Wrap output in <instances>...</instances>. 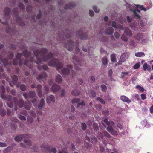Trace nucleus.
<instances>
[{"instance_id": "f257e3e1", "label": "nucleus", "mask_w": 153, "mask_h": 153, "mask_svg": "<svg viewBox=\"0 0 153 153\" xmlns=\"http://www.w3.org/2000/svg\"><path fill=\"white\" fill-rule=\"evenodd\" d=\"M48 52V50L44 48H42L40 50H35L33 53L36 57L37 62L35 61L34 62L38 64L39 63H41L42 62H46L48 61L50 58H52L53 56V55L52 53L50 52L45 56V54Z\"/></svg>"}, {"instance_id": "f03ea898", "label": "nucleus", "mask_w": 153, "mask_h": 153, "mask_svg": "<svg viewBox=\"0 0 153 153\" xmlns=\"http://www.w3.org/2000/svg\"><path fill=\"white\" fill-rule=\"evenodd\" d=\"M0 89L1 91V98L4 100L8 101L7 102V105L10 108H12L13 106V104L12 102V97L10 95H5V88L3 85H1Z\"/></svg>"}, {"instance_id": "7ed1b4c3", "label": "nucleus", "mask_w": 153, "mask_h": 153, "mask_svg": "<svg viewBox=\"0 0 153 153\" xmlns=\"http://www.w3.org/2000/svg\"><path fill=\"white\" fill-rule=\"evenodd\" d=\"M48 61V65L49 66L56 67V70L59 72V70L62 68L63 66L62 63L59 62V59H57L50 58Z\"/></svg>"}, {"instance_id": "20e7f679", "label": "nucleus", "mask_w": 153, "mask_h": 153, "mask_svg": "<svg viewBox=\"0 0 153 153\" xmlns=\"http://www.w3.org/2000/svg\"><path fill=\"white\" fill-rule=\"evenodd\" d=\"M73 34V33L71 31L68 30H65L63 32H62L61 34L59 33L58 36V38H60L61 40H64L65 39L71 37Z\"/></svg>"}, {"instance_id": "39448f33", "label": "nucleus", "mask_w": 153, "mask_h": 153, "mask_svg": "<svg viewBox=\"0 0 153 153\" xmlns=\"http://www.w3.org/2000/svg\"><path fill=\"white\" fill-rule=\"evenodd\" d=\"M103 122L108 126L107 128V130L112 135H117V132L114 130L112 127V126L114 125V122L112 121H108L107 118L103 120Z\"/></svg>"}, {"instance_id": "423d86ee", "label": "nucleus", "mask_w": 153, "mask_h": 153, "mask_svg": "<svg viewBox=\"0 0 153 153\" xmlns=\"http://www.w3.org/2000/svg\"><path fill=\"white\" fill-rule=\"evenodd\" d=\"M113 38L114 40L108 41V37L103 36L101 39L100 41L102 42H104L108 47L110 48H114L116 47L115 44L117 43L113 37Z\"/></svg>"}, {"instance_id": "0eeeda50", "label": "nucleus", "mask_w": 153, "mask_h": 153, "mask_svg": "<svg viewBox=\"0 0 153 153\" xmlns=\"http://www.w3.org/2000/svg\"><path fill=\"white\" fill-rule=\"evenodd\" d=\"M137 9L136 10H131V11H132L134 16L137 18V19H140V16L137 13V11L140 13V10L138 8H140L141 10H143L145 11H146V9L145 8H144L142 5H137L136 6Z\"/></svg>"}, {"instance_id": "6e6552de", "label": "nucleus", "mask_w": 153, "mask_h": 153, "mask_svg": "<svg viewBox=\"0 0 153 153\" xmlns=\"http://www.w3.org/2000/svg\"><path fill=\"white\" fill-rule=\"evenodd\" d=\"M73 62L74 64L75 69L76 70H78L79 69V66H81V63L82 62H83V61L80 60L78 58L75 56L73 57Z\"/></svg>"}, {"instance_id": "1a4fd4ad", "label": "nucleus", "mask_w": 153, "mask_h": 153, "mask_svg": "<svg viewBox=\"0 0 153 153\" xmlns=\"http://www.w3.org/2000/svg\"><path fill=\"white\" fill-rule=\"evenodd\" d=\"M1 62L3 63L4 67L7 69V71H9V67L10 66L11 64V62L10 61H8V59L7 58H5L2 59V56L0 55V64H1Z\"/></svg>"}, {"instance_id": "9d476101", "label": "nucleus", "mask_w": 153, "mask_h": 153, "mask_svg": "<svg viewBox=\"0 0 153 153\" xmlns=\"http://www.w3.org/2000/svg\"><path fill=\"white\" fill-rule=\"evenodd\" d=\"M42 150L43 151H45L47 152L51 153H56V148H53L51 150H50V146L48 144H45L41 146Z\"/></svg>"}, {"instance_id": "9b49d317", "label": "nucleus", "mask_w": 153, "mask_h": 153, "mask_svg": "<svg viewBox=\"0 0 153 153\" xmlns=\"http://www.w3.org/2000/svg\"><path fill=\"white\" fill-rule=\"evenodd\" d=\"M13 100L15 105L16 106L18 105L19 108H21L23 106L24 101L23 99H20L18 100L17 98L15 97H13Z\"/></svg>"}, {"instance_id": "f8f14e48", "label": "nucleus", "mask_w": 153, "mask_h": 153, "mask_svg": "<svg viewBox=\"0 0 153 153\" xmlns=\"http://www.w3.org/2000/svg\"><path fill=\"white\" fill-rule=\"evenodd\" d=\"M64 46L69 51H71L74 48V42L71 40H68L66 43H63Z\"/></svg>"}, {"instance_id": "ddd939ff", "label": "nucleus", "mask_w": 153, "mask_h": 153, "mask_svg": "<svg viewBox=\"0 0 153 153\" xmlns=\"http://www.w3.org/2000/svg\"><path fill=\"white\" fill-rule=\"evenodd\" d=\"M77 34L81 40H85L87 39V34L84 33L82 30L78 31Z\"/></svg>"}, {"instance_id": "4468645a", "label": "nucleus", "mask_w": 153, "mask_h": 153, "mask_svg": "<svg viewBox=\"0 0 153 153\" xmlns=\"http://www.w3.org/2000/svg\"><path fill=\"white\" fill-rule=\"evenodd\" d=\"M133 38L139 41L142 40L143 38V34L142 33H138L136 34H135L133 37Z\"/></svg>"}, {"instance_id": "2eb2a0df", "label": "nucleus", "mask_w": 153, "mask_h": 153, "mask_svg": "<svg viewBox=\"0 0 153 153\" xmlns=\"http://www.w3.org/2000/svg\"><path fill=\"white\" fill-rule=\"evenodd\" d=\"M112 26L114 28L117 29H120V30H123L124 27L123 25H117L116 22L113 21L112 23Z\"/></svg>"}, {"instance_id": "dca6fc26", "label": "nucleus", "mask_w": 153, "mask_h": 153, "mask_svg": "<svg viewBox=\"0 0 153 153\" xmlns=\"http://www.w3.org/2000/svg\"><path fill=\"white\" fill-rule=\"evenodd\" d=\"M42 86L40 84H39L36 87V90L38 93V95L40 97H41L42 96Z\"/></svg>"}, {"instance_id": "f3484780", "label": "nucleus", "mask_w": 153, "mask_h": 153, "mask_svg": "<svg viewBox=\"0 0 153 153\" xmlns=\"http://www.w3.org/2000/svg\"><path fill=\"white\" fill-rule=\"evenodd\" d=\"M70 72V71L67 68H64L61 71V74L64 77L66 76H68Z\"/></svg>"}, {"instance_id": "a211bd4d", "label": "nucleus", "mask_w": 153, "mask_h": 153, "mask_svg": "<svg viewBox=\"0 0 153 153\" xmlns=\"http://www.w3.org/2000/svg\"><path fill=\"white\" fill-rule=\"evenodd\" d=\"M60 87L56 84H53L52 87V90L53 92H56L60 89Z\"/></svg>"}, {"instance_id": "6ab92c4d", "label": "nucleus", "mask_w": 153, "mask_h": 153, "mask_svg": "<svg viewBox=\"0 0 153 153\" xmlns=\"http://www.w3.org/2000/svg\"><path fill=\"white\" fill-rule=\"evenodd\" d=\"M12 82L13 84H12L10 82V85L12 87L15 84L18 80V76L17 75H13L12 76Z\"/></svg>"}, {"instance_id": "aec40b11", "label": "nucleus", "mask_w": 153, "mask_h": 153, "mask_svg": "<svg viewBox=\"0 0 153 153\" xmlns=\"http://www.w3.org/2000/svg\"><path fill=\"white\" fill-rule=\"evenodd\" d=\"M120 100L123 102L128 103H129L131 102V100H130L127 97L122 95L120 97Z\"/></svg>"}, {"instance_id": "412c9836", "label": "nucleus", "mask_w": 153, "mask_h": 153, "mask_svg": "<svg viewBox=\"0 0 153 153\" xmlns=\"http://www.w3.org/2000/svg\"><path fill=\"white\" fill-rule=\"evenodd\" d=\"M47 75L46 72H43L41 74L38 76L37 77V79L40 82V80L42 79L46 78L47 77Z\"/></svg>"}, {"instance_id": "4be33fe9", "label": "nucleus", "mask_w": 153, "mask_h": 153, "mask_svg": "<svg viewBox=\"0 0 153 153\" xmlns=\"http://www.w3.org/2000/svg\"><path fill=\"white\" fill-rule=\"evenodd\" d=\"M55 98L53 95H51L49 96L47 99V102L48 103L51 102L53 103L55 102Z\"/></svg>"}, {"instance_id": "5701e85b", "label": "nucleus", "mask_w": 153, "mask_h": 153, "mask_svg": "<svg viewBox=\"0 0 153 153\" xmlns=\"http://www.w3.org/2000/svg\"><path fill=\"white\" fill-rule=\"evenodd\" d=\"M75 6V4L74 2L66 4L64 7V9H71Z\"/></svg>"}, {"instance_id": "b1692460", "label": "nucleus", "mask_w": 153, "mask_h": 153, "mask_svg": "<svg viewBox=\"0 0 153 153\" xmlns=\"http://www.w3.org/2000/svg\"><path fill=\"white\" fill-rule=\"evenodd\" d=\"M125 33L129 37L132 36V33L131 30L128 27L126 28L124 30Z\"/></svg>"}, {"instance_id": "393cba45", "label": "nucleus", "mask_w": 153, "mask_h": 153, "mask_svg": "<svg viewBox=\"0 0 153 153\" xmlns=\"http://www.w3.org/2000/svg\"><path fill=\"white\" fill-rule=\"evenodd\" d=\"M3 68L2 66H0V72H3ZM3 78H4V79H6L7 81H8L9 79L8 77H7L6 79L5 76V74L3 73L2 74L0 73V79H2Z\"/></svg>"}, {"instance_id": "a878e982", "label": "nucleus", "mask_w": 153, "mask_h": 153, "mask_svg": "<svg viewBox=\"0 0 153 153\" xmlns=\"http://www.w3.org/2000/svg\"><path fill=\"white\" fill-rule=\"evenodd\" d=\"M11 11V10L10 8H5L4 10L5 14L4 16L6 19H8L9 18V14Z\"/></svg>"}, {"instance_id": "bb28decb", "label": "nucleus", "mask_w": 153, "mask_h": 153, "mask_svg": "<svg viewBox=\"0 0 153 153\" xmlns=\"http://www.w3.org/2000/svg\"><path fill=\"white\" fill-rule=\"evenodd\" d=\"M114 31V30L113 28L109 27L107 28L105 30V33L107 35L112 34Z\"/></svg>"}, {"instance_id": "cd10ccee", "label": "nucleus", "mask_w": 153, "mask_h": 153, "mask_svg": "<svg viewBox=\"0 0 153 153\" xmlns=\"http://www.w3.org/2000/svg\"><path fill=\"white\" fill-rule=\"evenodd\" d=\"M22 54L26 58L29 57L31 55V52H28L27 49H25L23 51Z\"/></svg>"}, {"instance_id": "c85d7f7f", "label": "nucleus", "mask_w": 153, "mask_h": 153, "mask_svg": "<svg viewBox=\"0 0 153 153\" xmlns=\"http://www.w3.org/2000/svg\"><path fill=\"white\" fill-rule=\"evenodd\" d=\"M37 68L39 70H41L42 68L44 70H46L48 69V68L47 65L44 64L42 67L40 65H38L37 66Z\"/></svg>"}, {"instance_id": "c756f323", "label": "nucleus", "mask_w": 153, "mask_h": 153, "mask_svg": "<svg viewBox=\"0 0 153 153\" xmlns=\"http://www.w3.org/2000/svg\"><path fill=\"white\" fill-rule=\"evenodd\" d=\"M45 104V101L43 98H42L40 100V103L38 105V107L39 109L42 108Z\"/></svg>"}, {"instance_id": "7c9ffc66", "label": "nucleus", "mask_w": 153, "mask_h": 153, "mask_svg": "<svg viewBox=\"0 0 153 153\" xmlns=\"http://www.w3.org/2000/svg\"><path fill=\"white\" fill-rule=\"evenodd\" d=\"M128 56L127 53H123L121 55L120 59H122L123 61H125L128 58Z\"/></svg>"}, {"instance_id": "2f4dec72", "label": "nucleus", "mask_w": 153, "mask_h": 153, "mask_svg": "<svg viewBox=\"0 0 153 153\" xmlns=\"http://www.w3.org/2000/svg\"><path fill=\"white\" fill-rule=\"evenodd\" d=\"M22 134L20 135L16 136L15 138V140L16 141L19 142L23 139V136Z\"/></svg>"}, {"instance_id": "473e14b6", "label": "nucleus", "mask_w": 153, "mask_h": 153, "mask_svg": "<svg viewBox=\"0 0 153 153\" xmlns=\"http://www.w3.org/2000/svg\"><path fill=\"white\" fill-rule=\"evenodd\" d=\"M56 80L58 83H60L62 81V76L59 75H57L56 77Z\"/></svg>"}, {"instance_id": "72a5a7b5", "label": "nucleus", "mask_w": 153, "mask_h": 153, "mask_svg": "<svg viewBox=\"0 0 153 153\" xmlns=\"http://www.w3.org/2000/svg\"><path fill=\"white\" fill-rule=\"evenodd\" d=\"M36 94V93L35 91H30L29 92L28 95L29 97L33 98L35 97Z\"/></svg>"}, {"instance_id": "f704fd0d", "label": "nucleus", "mask_w": 153, "mask_h": 153, "mask_svg": "<svg viewBox=\"0 0 153 153\" xmlns=\"http://www.w3.org/2000/svg\"><path fill=\"white\" fill-rule=\"evenodd\" d=\"M80 92L79 91L75 90L72 91L71 94L74 96H77L80 94Z\"/></svg>"}, {"instance_id": "c9c22d12", "label": "nucleus", "mask_w": 153, "mask_h": 153, "mask_svg": "<svg viewBox=\"0 0 153 153\" xmlns=\"http://www.w3.org/2000/svg\"><path fill=\"white\" fill-rule=\"evenodd\" d=\"M135 56L137 57H141L145 56L144 53L143 52H138L135 53Z\"/></svg>"}, {"instance_id": "e433bc0d", "label": "nucleus", "mask_w": 153, "mask_h": 153, "mask_svg": "<svg viewBox=\"0 0 153 153\" xmlns=\"http://www.w3.org/2000/svg\"><path fill=\"white\" fill-rule=\"evenodd\" d=\"M80 101L79 98H75L71 100V102L72 103H79Z\"/></svg>"}, {"instance_id": "4c0bfd02", "label": "nucleus", "mask_w": 153, "mask_h": 153, "mask_svg": "<svg viewBox=\"0 0 153 153\" xmlns=\"http://www.w3.org/2000/svg\"><path fill=\"white\" fill-rule=\"evenodd\" d=\"M90 96L94 98L95 97L96 94L95 92L93 90H91L89 92Z\"/></svg>"}, {"instance_id": "58836bf2", "label": "nucleus", "mask_w": 153, "mask_h": 153, "mask_svg": "<svg viewBox=\"0 0 153 153\" xmlns=\"http://www.w3.org/2000/svg\"><path fill=\"white\" fill-rule=\"evenodd\" d=\"M104 134L101 132H98L97 134V137L100 140L103 139L104 137Z\"/></svg>"}, {"instance_id": "ea45409f", "label": "nucleus", "mask_w": 153, "mask_h": 153, "mask_svg": "<svg viewBox=\"0 0 153 153\" xmlns=\"http://www.w3.org/2000/svg\"><path fill=\"white\" fill-rule=\"evenodd\" d=\"M6 111L3 109H1L0 110V114L2 116H4L6 114Z\"/></svg>"}, {"instance_id": "a19ab883", "label": "nucleus", "mask_w": 153, "mask_h": 153, "mask_svg": "<svg viewBox=\"0 0 153 153\" xmlns=\"http://www.w3.org/2000/svg\"><path fill=\"white\" fill-rule=\"evenodd\" d=\"M93 127L94 131H97L99 129V127L98 124L94 123L93 124Z\"/></svg>"}, {"instance_id": "79ce46f5", "label": "nucleus", "mask_w": 153, "mask_h": 153, "mask_svg": "<svg viewBox=\"0 0 153 153\" xmlns=\"http://www.w3.org/2000/svg\"><path fill=\"white\" fill-rule=\"evenodd\" d=\"M24 142L28 146H30L31 145V141L29 140H25L24 141Z\"/></svg>"}, {"instance_id": "37998d69", "label": "nucleus", "mask_w": 153, "mask_h": 153, "mask_svg": "<svg viewBox=\"0 0 153 153\" xmlns=\"http://www.w3.org/2000/svg\"><path fill=\"white\" fill-rule=\"evenodd\" d=\"M135 88L137 89H138L140 91L142 92L144 91V89L143 87H141L139 85H137L136 86Z\"/></svg>"}, {"instance_id": "c03bdc74", "label": "nucleus", "mask_w": 153, "mask_h": 153, "mask_svg": "<svg viewBox=\"0 0 153 153\" xmlns=\"http://www.w3.org/2000/svg\"><path fill=\"white\" fill-rule=\"evenodd\" d=\"M97 100L101 102V103L103 104L104 105L105 104V101L104 100H103L100 97H98L97 98Z\"/></svg>"}, {"instance_id": "a18cd8bd", "label": "nucleus", "mask_w": 153, "mask_h": 153, "mask_svg": "<svg viewBox=\"0 0 153 153\" xmlns=\"http://www.w3.org/2000/svg\"><path fill=\"white\" fill-rule=\"evenodd\" d=\"M20 89L22 91H25L26 89V87L24 84H22L20 86Z\"/></svg>"}, {"instance_id": "49530a36", "label": "nucleus", "mask_w": 153, "mask_h": 153, "mask_svg": "<svg viewBox=\"0 0 153 153\" xmlns=\"http://www.w3.org/2000/svg\"><path fill=\"white\" fill-rule=\"evenodd\" d=\"M102 62L104 65H106L107 64V59L106 57H104L102 58Z\"/></svg>"}, {"instance_id": "de8ad7c7", "label": "nucleus", "mask_w": 153, "mask_h": 153, "mask_svg": "<svg viewBox=\"0 0 153 153\" xmlns=\"http://www.w3.org/2000/svg\"><path fill=\"white\" fill-rule=\"evenodd\" d=\"M101 87L102 91L103 92H106L107 89L106 86L105 85H102Z\"/></svg>"}, {"instance_id": "09e8293b", "label": "nucleus", "mask_w": 153, "mask_h": 153, "mask_svg": "<svg viewBox=\"0 0 153 153\" xmlns=\"http://www.w3.org/2000/svg\"><path fill=\"white\" fill-rule=\"evenodd\" d=\"M82 129L83 131L86 130L87 126L86 124L84 123H82L81 124Z\"/></svg>"}, {"instance_id": "8fccbe9b", "label": "nucleus", "mask_w": 153, "mask_h": 153, "mask_svg": "<svg viewBox=\"0 0 153 153\" xmlns=\"http://www.w3.org/2000/svg\"><path fill=\"white\" fill-rule=\"evenodd\" d=\"M111 60L112 62H115L116 61V58L114 55L112 54L110 56Z\"/></svg>"}, {"instance_id": "3c124183", "label": "nucleus", "mask_w": 153, "mask_h": 153, "mask_svg": "<svg viewBox=\"0 0 153 153\" xmlns=\"http://www.w3.org/2000/svg\"><path fill=\"white\" fill-rule=\"evenodd\" d=\"M121 39L122 40L126 42L128 41L127 37L124 34H123L121 36Z\"/></svg>"}, {"instance_id": "603ef678", "label": "nucleus", "mask_w": 153, "mask_h": 153, "mask_svg": "<svg viewBox=\"0 0 153 153\" xmlns=\"http://www.w3.org/2000/svg\"><path fill=\"white\" fill-rule=\"evenodd\" d=\"M18 11V8H14L12 10L13 13L15 15L17 16V13Z\"/></svg>"}, {"instance_id": "864d4df0", "label": "nucleus", "mask_w": 153, "mask_h": 153, "mask_svg": "<svg viewBox=\"0 0 153 153\" xmlns=\"http://www.w3.org/2000/svg\"><path fill=\"white\" fill-rule=\"evenodd\" d=\"M22 135H24L23 136V138H30L31 137V135L30 134H23Z\"/></svg>"}, {"instance_id": "5fc2aeb1", "label": "nucleus", "mask_w": 153, "mask_h": 153, "mask_svg": "<svg viewBox=\"0 0 153 153\" xmlns=\"http://www.w3.org/2000/svg\"><path fill=\"white\" fill-rule=\"evenodd\" d=\"M140 63L135 64L133 67V68L134 69H138L140 67Z\"/></svg>"}, {"instance_id": "6e6d98bb", "label": "nucleus", "mask_w": 153, "mask_h": 153, "mask_svg": "<svg viewBox=\"0 0 153 153\" xmlns=\"http://www.w3.org/2000/svg\"><path fill=\"white\" fill-rule=\"evenodd\" d=\"M25 108L27 110H29L31 108V106L29 105H23Z\"/></svg>"}, {"instance_id": "4d7b16f0", "label": "nucleus", "mask_w": 153, "mask_h": 153, "mask_svg": "<svg viewBox=\"0 0 153 153\" xmlns=\"http://www.w3.org/2000/svg\"><path fill=\"white\" fill-rule=\"evenodd\" d=\"M93 9L96 13H98L99 12V9H98L96 6H93Z\"/></svg>"}, {"instance_id": "13d9d810", "label": "nucleus", "mask_w": 153, "mask_h": 153, "mask_svg": "<svg viewBox=\"0 0 153 153\" xmlns=\"http://www.w3.org/2000/svg\"><path fill=\"white\" fill-rule=\"evenodd\" d=\"M18 59H14L13 60V64L14 65H16L18 64Z\"/></svg>"}, {"instance_id": "bf43d9fd", "label": "nucleus", "mask_w": 153, "mask_h": 153, "mask_svg": "<svg viewBox=\"0 0 153 153\" xmlns=\"http://www.w3.org/2000/svg\"><path fill=\"white\" fill-rule=\"evenodd\" d=\"M19 7L22 9H25V7L23 3L22 2H20L19 3Z\"/></svg>"}, {"instance_id": "052dcab7", "label": "nucleus", "mask_w": 153, "mask_h": 153, "mask_svg": "<svg viewBox=\"0 0 153 153\" xmlns=\"http://www.w3.org/2000/svg\"><path fill=\"white\" fill-rule=\"evenodd\" d=\"M32 7L31 6L28 5L26 7V10L27 12H29L31 10Z\"/></svg>"}, {"instance_id": "680f3d73", "label": "nucleus", "mask_w": 153, "mask_h": 153, "mask_svg": "<svg viewBox=\"0 0 153 153\" xmlns=\"http://www.w3.org/2000/svg\"><path fill=\"white\" fill-rule=\"evenodd\" d=\"M143 68L144 71H145L148 68V65L146 63H145L143 66Z\"/></svg>"}, {"instance_id": "e2e57ef3", "label": "nucleus", "mask_w": 153, "mask_h": 153, "mask_svg": "<svg viewBox=\"0 0 153 153\" xmlns=\"http://www.w3.org/2000/svg\"><path fill=\"white\" fill-rule=\"evenodd\" d=\"M100 53L102 54H103V53L105 54H107L106 51V50H104L102 48H101L100 49Z\"/></svg>"}, {"instance_id": "0e129e2a", "label": "nucleus", "mask_w": 153, "mask_h": 153, "mask_svg": "<svg viewBox=\"0 0 153 153\" xmlns=\"http://www.w3.org/2000/svg\"><path fill=\"white\" fill-rule=\"evenodd\" d=\"M22 55V54L20 53H18L16 55V59H20L21 56Z\"/></svg>"}, {"instance_id": "69168bd1", "label": "nucleus", "mask_w": 153, "mask_h": 153, "mask_svg": "<svg viewBox=\"0 0 153 153\" xmlns=\"http://www.w3.org/2000/svg\"><path fill=\"white\" fill-rule=\"evenodd\" d=\"M104 135L107 138H109L110 137V135L106 131H104L103 132Z\"/></svg>"}, {"instance_id": "338daca9", "label": "nucleus", "mask_w": 153, "mask_h": 153, "mask_svg": "<svg viewBox=\"0 0 153 153\" xmlns=\"http://www.w3.org/2000/svg\"><path fill=\"white\" fill-rule=\"evenodd\" d=\"M42 16V12L41 10H39V13L37 15V17L38 19H40L41 18Z\"/></svg>"}, {"instance_id": "774afa93", "label": "nucleus", "mask_w": 153, "mask_h": 153, "mask_svg": "<svg viewBox=\"0 0 153 153\" xmlns=\"http://www.w3.org/2000/svg\"><path fill=\"white\" fill-rule=\"evenodd\" d=\"M23 96L25 99L28 100V94L27 92L24 93L23 94Z\"/></svg>"}]
</instances>
